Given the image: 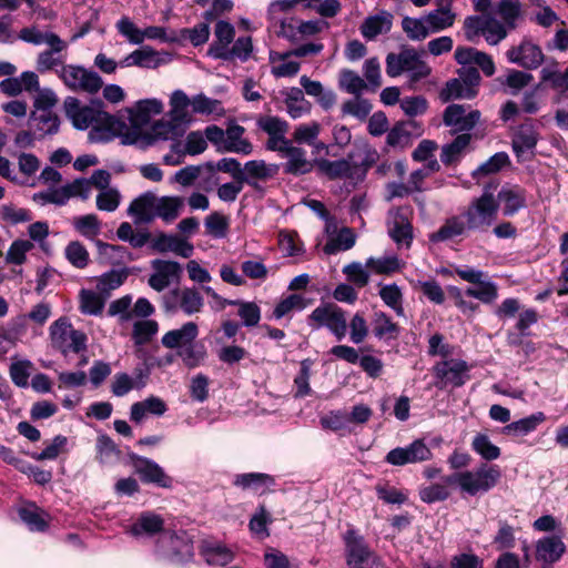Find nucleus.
<instances>
[{
	"label": "nucleus",
	"instance_id": "aec40b11",
	"mask_svg": "<svg viewBox=\"0 0 568 568\" xmlns=\"http://www.w3.org/2000/svg\"><path fill=\"white\" fill-rule=\"evenodd\" d=\"M133 466L142 481L154 484L163 488H170L172 486V478L168 476L163 468L155 462L136 456L133 458Z\"/></svg>",
	"mask_w": 568,
	"mask_h": 568
},
{
	"label": "nucleus",
	"instance_id": "603ef678",
	"mask_svg": "<svg viewBox=\"0 0 568 568\" xmlns=\"http://www.w3.org/2000/svg\"><path fill=\"white\" fill-rule=\"evenodd\" d=\"M148 377V374L143 375L142 372L139 373L140 381L135 384L133 378L126 373H118L114 375L111 392L116 397H122L126 395L134 387L141 388L144 387L145 382L144 378Z\"/></svg>",
	"mask_w": 568,
	"mask_h": 568
},
{
	"label": "nucleus",
	"instance_id": "c756f323",
	"mask_svg": "<svg viewBox=\"0 0 568 568\" xmlns=\"http://www.w3.org/2000/svg\"><path fill=\"white\" fill-rule=\"evenodd\" d=\"M565 550L566 546L560 537L545 536L536 542V559L545 564H552L561 558Z\"/></svg>",
	"mask_w": 568,
	"mask_h": 568
},
{
	"label": "nucleus",
	"instance_id": "9d476101",
	"mask_svg": "<svg viewBox=\"0 0 568 568\" xmlns=\"http://www.w3.org/2000/svg\"><path fill=\"white\" fill-rule=\"evenodd\" d=\"M159 552L174 564H184L194 556L193 542L185 532H166L158 540Z\"/></svg>",
	"mask_w": 568,
	"mask_h": 568
},
{
	"label": "nucleus",
	"instance_id": "a211bd4d",
	"mask_svg": "<svg viewBox=\"0 0 568 568\" xmlns=\"http://www.w3.org/2000/svg\"><path fill=\"white\" fill-rule=\"evenodd\" d=\"M49 49L40 52L37 57L36 68L40 73H45L52 70H58L65 65L68 42L58 38L51 44Z\"/></svg>",
	"mask_w": 568,
	"mask_h": 568
},
{
	"label": "nucleus",
	"instance_id": "e433bc0d",
	"mask_svg": "<svg viewBox=\"0 0 568 568\" xmlns=\"http://www.w3.org/2000/svg\"><path fill=\"white\" fill-rule=\"evenodd\" d=\"M233 484L242 489H251L258 495H263L274 486L275 480L267 474L248 473L236 475Z\"/></svg>",
	"mask_w": 568,
	"mask_h": 568
},
{
	"label": "nucleus",
	"instance_id": "a18cd8bd",
	"mask_svg": "<svg viewBox=\"0 0 568 568\" xmlns=\"http://www.w3.org/2000/svg\"><path fill=\"white\" fill-rule=\"evenodd\" d=\"M425 18L430 32L436 33L450 28L455 22L456 14L445 6L429 11Z\"/></svg>",
	"mask_w": 568,
	"mask_h": 568
},
{
	"label": "nucleus",
	"instance_id": "473e14b6",
	"mask_svg": "<svg viewBox=\"0 0 568 568\" xmlns=\"http://www.w3.org/2000/svg\"><path fill=\"white\" fill-rule=\"evenodd\" d=\"M164 518L161 515L153 511H144L131 525L129 531L134 537L143 535L154 536L164 530Z\"/></svg>",
	"mask_w": 568,
	"mask_h": 568
},
{
	"label": "nucleus",
	"instance_id": "37998d69",
	"mask_svg": "<svg viewBox=\"0 0 568 568\" xmlns=\"http://www.w3.org/2000/svg\"><path fill=\"white\" fill-rule=\"evenodd\" d=\"M128 277L125 270H111L95 278L97 291L108 298L111 293L123 285Z\"/></svg>",
	"mask_w": 568,
	"mask_h": 568
},
{
	"label": "nucleus",
	"instance_id": "20e7f679",
	"mask_svg": "<svg viewBox=\"0 0 568 568\" xmlns=\"http://www.w3.org/2000/svg\"><path fill=\"white\" fill-rule=\"evenodd\" d=\"M498 210L499 205L495 195L485 190L480 196L469 203L463 216L469 230L486 231L497 220Z\"/></svg>",
	"mask_w": 568,
	"mask_h": 568
},
{
	"label": "nucleus",
	"instance_id": "f257e3e1",
	"mask_svg": "<svg viewBox=\"0 0 568 568\" xmlns=\"http://www.w3.org/2000/svg\"><path fill=\"white\" fill-rule=\"evenodd\" d=\"M64 110L67 118L78 130H87L92 128L90 138L94 139V130L100 126H109L113 123L114 118L101 109L100 103L83 105L79 99L68 97L64 100Z\"/></svg>",
	"mask_w": 568,
	"mask_h": 568
},
{
	"label": "nucleus",
	"instance_id": "7ed1b4c3",
	"mask_svg": "<svg viewBox=\"0 0 568 568\" xmlns=\"http://www.w3.org/2000/svg\"><path fill=\"white\" fill-rule=\"evenodd\" d=\"M501 477L498 466L480 465L475 470H465L446 476V484L457 485L463 491L475 496L490 490Z\"/></svg>",
	"mask_w": 568,
	"mask_h": 568
},
{
	"label": "nucleus",
	"instance_id": "5fc2aeb1",
	"mask_svg": "<svg viewBox=\"0 0 568 568\" xmlns=\"http://www.w3.org/2000/svg\"><path fill=\"white\" fill-rule=\"evenodd\" d=\"M402 28L406 36L414 41L424 40L432 33L425 17L419 19L405 17L402 20Z\"/></svg>",
	"mask_w": 568,
	"mask_h": 568
},
{
	"label": "nucleus",
	"instance_id": "6e6552de",
	"mask_svg": "<svg viewBox=\"0 0 568 568\" xmlns=\"http://www.w3.org/2000/svg\"><path fill=\"white\" fill-rule=\"evenodd\" d=\"M58 77L72 91L94 94L103 87L102 78L81 65L67 64L57 70Z\"/></svg>",
	"mask_w": 568,
	"mask_h": 568
},
{
	"label": "nucleus",
	"instance_id": "393cba45",
	"mask_svg": "<svg viewBox=\"0 0 568 568\" xmlns=\"http://www.w3.org/2000/svg\"><path fill=\"white\" fill-rule=\"evenodd\" d=\"M175 298V305H168L169 310L179 308L185 315H193L200 313L204 306V301L201 293L194 287L176 288L171 292Z\"/></svg>",
	"mask_w": 568,
	"mask_h": 568
},
{
	"label": "nucleus",
	"instance_id": "864d4df0",
	"mask_svg": "<svg viewBox=\"0 0 568 568\" xmlns=\"http://www.w3.org/2000/svg\"><path fill=\"white\" fill-rule=\"evenodd\" d=\"M322 131V125L317 121H310L307 123H302L295 126L294 132L292 134L293 144H313L315 140L320 136Z\"/></svg>",
	"mask_w": 568,
	"mask_h": 568
},
{
	"label": "nucleus",
	"instance_id": "f03ea898",
	"mask_svg": "<svg viewBox=\"0 0 568 568\" xmlns=\"http://www.w3.org/2000/svg\"><path fill=\"white\" fill-rule=\"evenodd\" d=\"M404 72L408 74L409 88H413L414 83L428 77L432 69L414 48H403L398 53H388L386 57L387 75L396 78Z\"/></svg>",
	"mask_w": 568,
	"mask_h": 568
},
{
	"label": "nucleus",
	"instance_id": "de8ad7c7",
	"mask_svg": "<svg viewBox=\"0 0 568 568\" xmlns=\"http://www.w3.org/2000/svg\"><path fill=\"white\" fill-rule=\"evenodd\" d=\"M105 297L98 291L81 290L79 294V308L85 315H100L103 311Z\"/></svg>",
	"mask_w": 568,
	"mask_h": 568
},
{
	"label": "nucleus",
	"instance_id": "0e129e2a",
	"mask_svg": "<svg viewBox=\"0 0 568 568\" xmlns=\"http://www.w3.org/2000/svg\"><path fill=\"white\" fill-rule=\"evenodd\" d=\"M379 296L398 316L404 315L403 295L396 284L384 285L379 291Z\"/></svg>",
	"mask_w": 568,
	"mask_h": 568
},
{
	"label": "nucleus",
	"instance_id": "bb28decb",
	"mask_svg": "<svg viewBox=\"0 0 568 568\" xmlns=\"http://www.w3.org/2000/svg\"><path fill=\"white\" fill-rule=\"evenodd\" d=\"M200 554L211 566H225L234 560L235 552L232 548L216 540H203Z\"/></svg>",
	"mask_w": 568,
	"mask_h": 568
},
{
	"label": "nucleus",
	"instance_id": "423d86ee",
	"mask_svg": "<svg viewBox=\"0 0 568 568\" xmlns=\"http://www.w3.org/2000/svg\"><path fill=\"white\" fill-rule=\"evenodd\" d=\"M292 10V2L273 0L267 7L266 18L270 31L278 38L295 43L297 42L298 18L288 16Z\"/></svg>",
	"mask_w": 568,
	"mask_h": 568
},
{
	"label": "nucleus",
	"instance_id": "c85d7f7f",
	"mask_svg": "<svg viewBox=\"0 0 568 568\" xmlns=\"http://www.w3.org/2000/svg\"><path fill=\"white\" fill-rule=\"evenodd\" d=\"M234 26L227 21L219 20L214 27V41L209 48V55L214 59H222L226 54V50L234 41Z\"/></svg>",
	"mask_w": 568,
	"mask_h": 568
},
{
	"label": "nucleus",
	"instance_id": "412c9836",
	"mask_svg": "<svg viewBox=\"0 0 568 568\" xmlns=\"http://www.w3.org/2000/svg\"><path fill=\"white\" fill-rule=\"evenodd\" d=\"M506 55L509 62L526 69H536L544 60L541 49L529 41H524L518 47L510 48Z\"/></svg>",
	"mask_w": 568,
	"mask_h": 568
},
{
	"label": "nucleus",
	"instance_id": "5701e85b",
	"mask_svg": "<svg viewBox=\"0 0 568 568\" xmlns=\"http://www.w3.org/2000/svg\"><path fill=\"white\" fill-rule=\"evenodd\" d=\"M496 201L503 205V214L513 216L527 205L526 191L519 185H504Z\"/></svg>",
	"mask_w": 568,
	"mask_h": 568
},
{
	"label": "nucleus",
	"instance_id": "dca6fc26",
	"mask_svg": "<svg viewBox=\"0 0 568 568\" xmlns=\"http://www.w3.org/2000/svg\"><path fill=\"white\" fill-rule=\"evenodd\" d=\"M432 452L423 440H415L407 447H397L388 452L385 460L394 466L420 463L430 459Z\"/></svg>",
	"mask_w": 568,
	"mask_h": 568
},
{
	"label": "nucleus",
	"instance_id": "f704fd0d",
	"mask_svg": "<svg viewBox=\"0 0 568 568\" xmlns=\"http://www.w3.org/2000/svg\"><path fill=\"white\" fill-rule=\"evenodd\" d=\"M468 230L463 214L455 215L447 219L436 232L432 233L429 240L434 243L452 241L464 236Z\"/></svg>",
	"mask_w": 568,
	"mask_h": 568
},
{
	"label": "nucleus",
	"instance_id": "f3484780",
	"mask_svg": "<svg viewBox=\"0 0 568 568\" xmlns=\"http://www.w3.org/2000/svg\"><path fill=\"white\" fill-rule=\"evenodd\" d=\"M277 153L286 159L284 163V172L293 175H303L310 173L315 166L314 161H310L306 151L301 146L294 145L290 141Z\"/></svg>",
	"mask_w": 568,
	"mask_h": 568
},
{
	"label": "nucleus",
	"instance_id": "39448f33",
	"mask_svg": "<svg viewBox=\"0 0 568 568\" xmlns=\"http://www.w3.org/2000/svg\"><path fill=\"white\" fill-rule=\"evenodd\" d=\"M50 342L53 348L63 355L80 353L87 348V335L74 329L68 317H60L49 328Z\"/></svg>",
	"mask_w": 568,
	"mask_h": 568
},
{
	"label": "nucleus",
	"instance_id": "cd10ccee",
	"mask_svg": "<svg viewBox=\"0 0 568 568\" xmlns=\"http://www.w3.org/2000/svg\"><path fill=\"white\" fill-rule=\"evenodd\" d=\"M165 63V59L151 47H142L134 50L120 61V68L139 67L143 69H156Z\"/></svg>",
	"mask_w": 568,
	"mask_h": 568
},
{
	"label": "nucleus",
	"instance_id": "774afa93",
	"mask_svg": "<svg viewBox=\"0 0 568 568\" xmlns=\"http://www.w3.org/2000/svg\"><path fill=\"white\" fill-rule=\"evenodd\" d=\"M541 80L549 82L554 89L568 97V68L564 72L544 68L541 70Z\"/></svg>",
	"mask_w": 568,
	"mask_h": 568
},
{
	"label": "nucleus",
	"instance_id": "a878e982",
	"mask_svg": "<svg viewBox=\"0 0 568 568\" xmlns=\"http://www.w3.org/2000/svg\"><path fill=\"white\" fill-rule=\"evenodd\" d=\"M455 60L458 64L478 65L486 77L494 75L496 71L493 58L475 48L458 47L455 50Z\"/></svg>",
	"mask_w": 568,
	"mask_h": 568
},
{
	"label": "nucleus",
	"instance_id": "3c124183",
	"mask_svg": "<svg viewBox=\"0 0 568 568\" xmlns=\"http://www.w3.org/2000/svg\"><path fill=\"white\" fill-rule=\"evenodd\" d=\"M356 235L349 227H343L335 236L331 237L323 247L327 255L339 251H347L355 245Z\"/></svg>",
	"mask_w": 568,
	"mask_h": 568
},
{
	"label": "nucleus",
	"instance_id": "6e6d98bb",
	"mask_svg": "<svg viewBox=\"0 0 568 568\" xmlns=\"http://www.w3.org/2000/svg\"><path fill=\"white\" fill-rule=\"evenodd\" d=\"M34 245L29 240H14L6 253V263L12 265H22L27 262V254L33 250Z\"/></svg>",
	"mask_w": 568,
	"mask_h": 568
},
{
	"label": "nucleus",
	"instance_id": "72a5a7b5",
	"mask_svg": "<svg viewBox=\"0 0 568 568\" xmlns=\"http://www.w3.org/2000/svg\"><path fill=\"white\" fill-rule=\"evenodd\" d=\"M372 331L374 336L379 341H394L400 335V327L385 312L376 311L373 314Z\"/></svg>",
	"mask_w": 568,
	"mask_h": 568
},
{
	"label": "nucleus",
	"instance_id": "4d7b16f0",
	"mask_svg": "<svg viewBox=\"0 0 568 568\" xmlns=\"http://www.w3.org/2000/svg\"><path fill=\"white\" fill-rule=\"evenodd\" d=\"M465 294L485 304H490L498 297V287L494 282L485 277L477 284V287H468Z\"/></svg>",
	"mask_w": 568,
	"mask_h": 568
},
{
	"label": "nucleus",
	"instance_id": "1a4fd4ad",
	"mask_svg": "<svg viewBox=\"0 0 568 568\" xmlns=\"http://www.w3.org/2000/svg\"><path fill=\"white\" fill-rule=\"evenodd\" d=\"M511 149L518 162L530 161L539 141V133L531 119L510 129Z\"/></svg>",
	"mask_w": 568,
	"mask_h": 568
},
{
	"label": "nucleus",
	"instance_id": "c9c22d12",
	"mask_svg": "<svg viewBox=\"0 0 568 568\" xmlns=\"http://www.w3.org/2000/svg\"><path fill=\"white\" fill-rule=\"evenodd\" d=\"M393 24V16L387 11H381L375 16L367 17L359 30L366 40H374L377 36L386 33Z\"/></svg>",
	"mask_w": 568,
	"mask_h": 568
},
{
	"label": "nucleus",
	"instance_id": "a19ab883",
	"mask_svg": "<svg viewBox=\"0 0 568 568\" xmlns=\"http://www.w3.org/2000/svg\"><path fill=\"white\" fill-rule=\"evenodd\" d=\"M471 141L470 133H462L457 135L450 143L443 145L440 152V161L445 165L457 163L466 153Z\"/></svg>",
	"mask_w": 568,
	"mask_h": 568
},
{
	"label": "nucleus",
	"instance_id": "c03bdc74",
	"mask_svg": "<svg viewBox=\"0 0 568 568\" xmlns=\"http://www.w3.org/2000/svg\"><path fill=\"white\" fill-rule=\"evenodd\" d=\"M192 104L182 90H175L170 99V118L186 128L190 122L189 106Z\"/></svg>",
	"mask_w": 568,
	"mask_h": 568
},
{
	"label": "nucleus",
	"instance_id": "6ab92c4d",
	"mask_svg": "<svg viewBox=\"0 0 568 568\" xmlns=\"http://www.w3.org/2000/svg\"><path fill=\"white\" fill-rule=\"evenodd\" d=\"M347 158L353 165V171L355 174L358 172L365 174L372 166L377 163L379 153L367 141L356 140Z\"/></svg>",
	"mask_w": 568,
	"mask_h": 568
},
{
	"label": "nucleus",
	"instance_id": "e2e57ef3",
	"mask_svg": "<svg viewBox=\"0 0 568 568\" xmlns=\"http://www.w3.org/2000/svg\"><path fill=\"white\" fill-rule=\"evenodd\" d=\"M307 306V301L300 294H292L277 303L273 311L275 318L280 320L293 311H302Z\"/></svg>",
	"mask_w": 568,
	"mask_h": 568
},
{
	"label": "nucleus",
	"instance_id": "4468645a",
	"mask_svg": "<svg viewBox=\"0 0 568 568\" xmlns=\"http://www.w3.org/2000/svg\"><path fill=\"white\" fill-rule=\"evenodd\" d=\"M256 125L268 135L266 149L270 151L278 152L291 141L286 138L288 123L276 115H260Z\"/></svg>",
	"mask_w": 568,
	"mask_h": 568
},
{
	"label": "nucleus",
	"instance_id": "58836bf2",
	"mask_svg": "<svg viewBox=\"0 0 568 568\" xmlns=\"http://www.w3.org/2000/svg\"><path fill=\"white\" fill-rule=\"evenodd\" d=\"M29 126L41 136L54 134L59 130L60 120L53 111H32L29 118Z\"/></svg>",
	"mask_w": 568,
	"mask_h": 568
},
{
	"label": "nucleus",
	"instance_id": "052dcab7",
	"mask_svg": "<svg viewBox=\"0 0 568 568\" xmlns=\"http://www.w3.org/2000/svg\"><path fill=\"white\" fill-rule=\"evenodd\" d=\"M65 258L77 268H84L89 264L90 255L85 246L79 241L70 242L64 250Z\"/></svg>",
	"mask_w": 568,
	"mask_h": 568
},
{
	"label": "nucleus",
	"instance_id": "13d9d810",
	"mask_svg": "<svg viewBox=\"0 0 568 568\" xmlns=\"http://www.w3.org/2000/svg\"><path fill=\"white\" fill-rule=\"evenodd\" d=\"M72 225L87 239H93L101 232V222L95 214L77 216L73 219Z\"/></svg>",
	"mask_w": 568,
	"mask_h": 568
},
{
	"label": "nucleus",
	"instance_id": "49530a36",
	"mask_svg": "<svg viewBox=\"0 0 568 568\" xmlns=\"http://www.w3.org/2000/svg\"><path fill=\"white\" fill-rule=\"evenodd\" d=\"M159 332V323L154 320H140L133 323L132 341L135 346H143L152 342Z\"/></svg>",
	"mask_w": 568,
	"mask_h": 568
},
{
	"label": "nucleus",
	"instance_id": "8fccbe9b",
	"mask_svg": "<svg viewBox=\"0 0 568 568\" xmlns=\"http://www.w3.org/2000/svg\"><path fill=\"white\" fill-rule=\"evenodd\" d=\"M478 90L469 89L459 78L450 79L440 91V99L444 102L457 99H473Z\"/></svg>",
	"mask_w": 568,
	"mask_h": 568
},
{
	"label": "nucleus",
	"instance_id": "7c9ffc66",
	"mask_svg": "<svg viewBox=\"0 0 568 568\" xmlns=\"http://www.w3.org/2000/svg\"><path fill=\"white\" fill-rule=\"evenodd\" d=\"M199 335V327L194 322H187L180 328L166 332L162 336V345L166 348L185 347L192 344Z\"/></svg>",
	"mask_w": 568,
	"mask_h": 568
},
{
	"label": "nucleus",
	"instance_id": "0eeeda50",
	"mask_svg": "<svg viewBox=\"0 0 568 568\" xmlns=\"http://www.w3.org/2000/svg\"><path fill=\"white\" fill-rule=\"evenodd\" d=\"M313 329L326 327L338 341L347 333L346 313L335 304L328 303L317 306L307 317Z\"/></svg>",
	"mask_w": 568,
	"mask_h": 568
},
{
	"label": "nucleus",
	"instance_id": "338daca9",
	"mask_svg": "<svg viewBox=\"0 0 568 568\" xmlns=\"http://www.w3.org/2000/svg\"><path fill=\"white\" fill-rule=\"evenodd\" d=\"M97 453L101 463H109L120 457V449L115 443L105 434H101L97 439Z\"/></svg>",
	"mask_w": 568,
	"mask_h": 568
},
{
	"label": "nucleus",
	"instance_id": "b1692460",
	"mask_svg": "<svg viewBox=\"0 0 568 568\" xmlns=\"http://www.w3.org/2000/svg\"><path fill=\"white\" fill-rule=\"evenodd\" d=\"M156 197L153 192H145L130 203L128 214L133 217L135 224L151 223L156 219Z\"/></svg>",
	"mask_w": 568,
	"mask_h": 568
},
{
	"label": "nucleus",
	"instance_id": "9b49d317",
	"mask_svg": "<svg viewBox=\"0 0 568 568\" xmlns=\"http://www.w3.org/2000/svg\"><path fill=\"white\" fill-rule=\"evenodd\" d=\"M468 364L459 358H446L436 363L433 367V374L437 378L436 386L445 388L448 385L460 387L468 378Z\"/></svg>",
	"mask_w": 568,
	"mask_h": 568
},
{
	"label": "nucleus",
	"instance_id": "bf43d9fd",
	"mask_svg": "<svg viewBox=\"0 0 568 568\" xmlns=\"http://www.w3.org/2000/svg\"><path fill=\"white\" fill-rule=\"evenodd\" d=\"M471 448L485 460H495L500 456V448L491 443L485 434H477L473 442Z\"/></svg>",
	"mask_w": 568,
	"mask_h": 568
},
{
	"label": "nucleus",
	"instance_id": "09e8293b",
	"mask_svg": "<svg viewBox=\"0 0 568 568\" xmlns=\"http://www.w3.org/2000/svg\"><path fill=\"white\" fill-rule=\"evenodd\" d=\"M185 131V126L179 123L172 118L170 120H160L151 126V136L154 140H175L182 136Z\"/></svg>",
	"mask_w": 568,
	"mask_h": 568
},
{
	"label": "nucleus",
	"instance_id": "ddd939ff",
	"mask_svg": "<svg viewBox=\"0 0 568 568\" xmlns=\"http://www.w3.org/2000/svg\"><path fill=\"white\" fill-rule=\"evenodd\" d=\"M151 267L153 272L148 280V284L156 292H162L172 283L180 281L182 267L175 261L156 258L151 261Z\"/></svg>",
	"mask_w": 568,
	"mask_h": 568
},
{
	"label": "nucleus",
	"instance_id": "2f4dec72",
	"mask_svg": "<svg viewBox=\"0 0 568 568\" xmlns=\"http://www.w3.org/2000/svg\"><path fill=\"white\" fill-rule=\"evenodd\" d=\"M314 164L329 180L351 179L355 175L348 158L334 161L321 158L315 159Z\"/></svg>",
	"mask_w": 568,
	"mask_h": 568
},
{
	"label": "nucleus",
	"instance_id": "79ce46f5",
	"mask_svg": "<svg viewBox=\"0 0 568 568\" xmlns=\"http://www.w3.org/2000/svg\"><path fill=\"white\" fill-rule=\"evenodd\" d=\"M184 207V199L181 196H158L155 214L165 223L175 221Z\"/></svg>",
	"mask_w": 568,
	"mask_h": 568
},
{
	"label": "nucleus",
	"instance_id": "f8f14e48",
	"mask_svg": "<svg viewBox=\"0 0 568 568\" xmlns=\"http://www.w3.org/2000/svg\"><path fill=\"white\" fill-rule=\"evenodd\" d=\"M480 112L462 104H449L443 114V122L453 131L468 133L480 121Z\"/></svg>",
	"mask_w": 568,
	"mask_h": 568
},
{
	"label": "nucleus",
	"instance_id": "680f3d73",
	"mask_svg": "<svg viewBox=\"0 0 568 568\" xmlns=\"http://www.w3.org/2000/svg\"><path fill=\"white\" fill-rule=\"evenodd\" d=\"M253 51V43L251 37H240L235 40L232 47L226 50V54L221 60L231 61L239 59L246 61Z\"/></svg>",
	"mask_w": 568,
	"mask_h": 568
},
{
	"label": "nucleus",
	"instance_id": "4c0bfd02",
	"mask_svg": "<svg viewBox=\"0 0 568 568\" xmlns=\"http://www.w3.org/2000/svg\"><path fill=\"white\" fill-rule=\"evenodd\" d=\"M545 420L546 415L542 412H537L521 419L508 423L503 427L501 433L511 437L526 436L535 432Z\"/></svg>",
	"mask_w": 568,
	"mask_h": 568
},
{
	"label": "nucleus",
	"instance_id": "ea45409f",
	"mask_svg": "<svg viewBox=\"0 0 568 568\" xmlns=\"http://www.w3.org/2000/svg\"><path fill=\"white\" fill-rule=\"evenodd\" d=\"M166 404L160 397L150 396L144 400L132 404L130 418L134 423H141L146 414L162 416L166 412Z\"/></svg>",
	"mask_w": 568,
	"mask_h": 568
},
{
	"label": "nucleus",
	"instance_id": "2eb2a0df",
	"mask_svg": "<svg viewBox=\"0 0 568 568\" xmlns=\"http://www.w3.org/2000/svg\"><path fill=\"white\" fill-rule=\"evenodd\" d=\"M409 214L408 207L393 209L388 213V234L399 246L409 247L413 241V226L409 221Z\"/></svg>",
	"mask_w": 568,
	"mask_h": 568
},
{
	"label": "nucleus",
	"instance_id": "4be33fe9",
	"mask_svg": "<svg viewBox=\"0 0 568 568\" xmlns=\"http://www.w3.org/2000/svg\"><path fill=\"white\" fill-rule=\"evenodd\" d=\"M278 165L266 163L264 160L247 161L242 169L241 181L254 189L258 181H266L277 174Z\"/></svg>",
	"mask_w": 568,
	"mask_h": 568
},
{
	"label": "nucleus",
	"instance_id": "69168bd1",
	"mask_svg": "<svg viewBox=\"0 0 568 568\" xmlns=\"http://www.w3.org/2000/svg\"><path fill=\"white\" fill-rule=\"evenodd\" d=\"M206 232L215 239H222L226 235L229 220L220 212H212L204 220Z\"/></svg>",
	"mask_w": 568,
	"mask_h": 568
}]
</instances>
